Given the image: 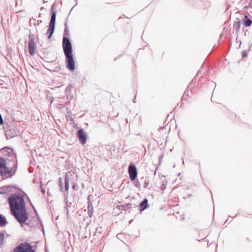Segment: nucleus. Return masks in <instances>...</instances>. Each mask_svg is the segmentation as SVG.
Returning a JSON list of instances; mask_svg holds the SVG:
<instances>
[{
	"label": "nucleus",
	"mask_w": 252,
	"mask_h": 252,
	"mask_svg": "<svg viewBox=\"0 0 252 252\" xmlns=\"http://www.w3.org/2000/svg\"><path fill=\"white\" fill-rule=\"evenodd\" d=\"M9 162H7L4 159L0 158V173L5 178L13 176L17 169V162L14 160L12 161V166L9 167Z\"/></svg>",
	"instance_id": "obj_1"
},
{
	"label": "nucleus",
	"mask_w": 252,
	"mask_h": 252,
	"mask_svg": "<svg viewBox=\"0 0 252 252\" xmlns=\"http://www.w3.org/2000/svg\"><path fill=\"white\" fill-rule=\"evenodd\" d=\"M8 201L11 212L26 209L24 197L22 195H14L9 197Z\"/></svg>",
	"instance_id": "obj_2"
},
{
	"label": "nucleus",
	"mask_w": 252,
	"mask_h": 252,
	"mask_svg": "<svg viewBox=\"0 0 252 252\" xmlns=\"http://www.w3.org/2000/svg\"><path fill=\"white\" fill-rule=\"evenodd\" d=\"M11 214L14 216L17 220L21 224V226L23 225V223L27 221L28 218L26 209L11 212Z\"/></svg>",
	"instance_id": "obj_3"
},
{
	"label": "nucleus",
	"mask_w": 252,
	"mask_h": 252,
	"mask_svg": "<svg viewBox=\"0 0 252 252\" xmlns=\"http://www.w3.org/2000/svg\"><path fill=\"white\" fill-rule=\"evenodd\" d=\"M51 17L50 19V21L49 23V29L46 33V35L48 36V38L50 39L52 36L53 33H54L55 30V25L56 21V13L55 11H52L51 12Z\"/></svg>",
	"instance_id": "obj_4"
},
{
	"label": "nucleus",
	"mask_w": 252,
	"mask_h": 252,
	"mask_svg": "<svg viewBox=\"0 0 252 252\" xmlns=\"http://www.w3.org/2000/svg\"><path fill=\"white\" fill-rule=\"evenodd\" d=\"M62 46L64 55L72 54V45L68 37H63Z\"/></svg>",
	"instance_id": "obj_5"
},
{
	"label": "nucleus",
	"mask_w": 252,
	"mask_h": 252,
	"mask_svg": "<svg viewBox=\"0 0 252 252\" xmlns=\"http://www.w3.org/2000/svg\"><path fill=\"white\" fill-rule=\"evenodd\" d=\"M14 252H34L32 246L28 243H22L15 248Z\"/></svg>",
	"instance_id": "obj_6"
},
{
	"label": "nucleus",
	"mask_w": 252,
	"mask_h": 252,
	"mask_svg": "<svg viewBox=\"0 0 252 252\" xmlns=\"http://www.w3.org/2000/svg\"><path fill=\"white\" fill-rule=\"evenodd\" d=\"M66 57V68L71 71H73L75 69V63L73 58V54L65 55Z\"/></svg>",
	"instance_id": "obj_7"
},
{
	"label": "nucleus",
	"mask_w": 252,
	"mask_h": 252,
	"mask_svg": "<svg viewBox=\"0 0 252 252\" xmlns=\"http://www.w3.org/2000/svg\"><path fill=\"white\" fill-rule=\"evenodd\" d=\"M128 172L130 180H135L137 175V172L136 167L133 164H130L128 166Z\"/></svg>",
	"instance_id": "obj_8"
},
{
	"label": "nucleus",
	"mask_w": 252,
	"mask_h": 252,
	"mask_svg": "<svg viewBox=\"0 0 252 252\" xmlns=\"http://www.w3.org/2000/svg\"><path fill=\"white\" fill-rule=\"evenodd\" d=\"M77 137L82 144L84 145L86 143L87 139V136L83 129H80L77 131Z\"/></svg>",
	"instance_id": "obj_9"
},
{
	"label": "nucleus",
	"mask_w": 252,
	"mask_h": 252,
	"mask_svg": "<svg viewBox=\"0 0 252 252\" xmlns=\"http://www.w3.org/2000/svg\"><path fill=\"white\" fill-rule=\"evenodd\" d=\"M28 48L30 54L33 56L35 54V44L33 38L31 36L29 39Z\"/></svg>",
	"instance_id": "obj_10"
},
{
	"label": "nucleus",
	"mask_w": 252,
	"mask_h": 252,
	"mask_svg": "<svg viewBox=\"0 0 252 252\" xmlns=\"http://www.w3.org/2000/svg\"><path fill=\"white\" fill-rule=\"evenodd\" d=\"M69 180L67 177V176L66 175L65 177V190L66 191V192H64L63 194L65 199H67L68 197V190L69 189Z\"/></svg>",
	"instance_id": "obj_11"
},
{
	"label": "nucleus",
	"mask_w": 252,
	"mask_h": 252,
	"mask_svg": "<svg viewBox=\"0 0 252 252\" xmlns=\"http://www.w3.org/2000/svg\"><path fill=\"white\" fill-rule=\"evenodd\" d=\"M148 199H144V200L140 204L139 210L140 211H143L148 208Z\"/></svg>",
	"instance_id": "obj_12"
},
{
	"label": "nucleus",
	"mask_w": 252,
	"mask_h": 252,
	"mask_svg": "<svg viewBox=\"0 0 252 252\" xmlns=\"http://www.w3.org/2000/svg\"><path fill=\"white\" fill-rule=\"evenodd\" d=\"M140 181L143 183L144 188H147L149 185L150 181L147 177H143L140 178Z\"/></svg>",
	"instance_id": "obj_13"
},
{
	"label": "nucleus",
	"mask_w": 252,
	"mask_h": 252,
	"mask_svg": "<svg viewBox=\"0 0 252 252\" xmlns=\"http://www.w3.org/2000/svg\"><path fill=\"white\" fill-rule=\"evenodd\" d=\"M241 27V22L239 19L236 20L233 24V27L237 32H238Z\"/></svg>",
	"instance_id": "obj_14"
},
{
	"label": "nucleus",
	"mask_w": 252,
	"mask_h": 252,
	"mask_svg": "<svg viewBox=\"0 0 252 252\" xmlns=\"http://www.w3.org/2000/svg\"><path fill=\"white\" fill-rule=\"evenodd\" d=\"M252 21L247 16H245L244 19V24L245 26L249 27L251 25Z\"/></svg>",
	"instance_id": "obj_15"
},
{
	"label": "nucleus",
	"mask_w": 252,
	"mask_h": 252,
	"mask_svg": "<svg viewBox=\"0 0 252 252\" xmlns=\"http://www.w3.org/2000/svg\"><path fill=\"white\" fill-rule=\"evenodd\" d=\"M131 206V204L130 203L125 204L124 205H120L119 209L121 210L126 211L129 209Z\"/></svg>",
	"instance_id": "obj_16"
},
{
	"label": "nucleus",
	"mask_w": 252,
	"mask_h": 252,
	"mask_svg": "<svg viewBox=\"0 0 252 252\" xmlns=\"http://www.w3.org/2000/svg\"><path fill=\"white\" fill-rule=\"evenodd\" d=\"M12 188L10 186H4L1 189V191H0V193L3 194V193H6L8 192H9L10 190V188Z\"/></svg>",
	"instance_id": "obj_17"
},
{
	"label": "nucleus",
	"mask_w": 252,
	"mask_h": 252,
	"mask_svg": "<svg viewBox=\"0 0 252 252\" xmlns=\"http://www.w3.org/2000/svg\"><path fill=\"white\" fill-rule=\"evenodd\" d=\"M88 211L89 216L91 217L93 214V206L91 203L88 204Z\"/></svg>",
	"instance_id": "obj_18"
},
{
	"label": "nucleus",
	"mask_w": 252,
	"mask_h": 252,
	"mask_svg": "<svg viewBox=\"0 0 252 252\" xmlns=\"http://www.w3.org/2000/svg\"><path fill=\"white\" fill-rule=\"evenodd\" d=\"M6 223L7 221L5 218L3 216L0 215V226H3Z\"/></svg>",
	"instance_id": "obj_19"
},
{
	"label": "nucleus",
	"mask_w": 252,
	"mask_h": 252,
	"mask_svg": "<svg viewBox=\"0 0 252 252\" xmlns=\"http://www.w3.org/2000/svg\"><path fill=\"white\" fill-rule=\"evenodd\" d=\"M69 29L68 28V27H66L64 28V32H63V37H68L69 35Z\"/></svg>",
	"instance_id": "obj_20"
},
{
	"label": "nucleus",
	"mask_w": 252,
	"mask_h": 252,
	"mask_svg": "<svg viewBox=\"0 0 252 252\" xmlns=\"http://www.w3.org/2000/svg\"><path fill=\"white\" fill-rule=\"evenodd\" d=\"M134 181H135L134 182V186L136 188H137L138 189H140L141 188V182L140 181V180L139 181V180H134Z\"/></svg>",
	"instance_id": "obj_21"
},
{
	"label": "nucleus",
	"mask_w": 252,
	"mask_h": 252,
	"mask_svg": "<svg viewBox=\"0 0 252 252\" xmlns=\"http://www.w3.org/2000/svg\"><path fill=\"white\" fill-rule=\"evenodd\" d=\"M4 234L2 233H0V245H1L2 244V243L4 241Z\"/></svg>",
	"instance_id": "obj_22"
},
{
	"label": "nucleus",
	"mask_w": 252,
	"mask_h": 252,
	"mask_svg": "<svg viewBox=\"0 0 252 252\" xmlns=\"http://www.w3.org/2000/svg\"><path fill=\"white\" fill-rule=\"evenodd\" d=\"M242 56L243 58L246 57L247 56V50H244L242 52Z\"/></svg>",
	"instance_id": "obj_23"
},
{
	"label": "nucleus",
	"mask_w": 252,
	"mask_h": 252,
	"mask_svg": "<svg viewBox=\"0 0 252 252\" xmlns=\"http://www.w3.org/2000/svg\"><path fill=\"white\" fill-rule=\"evenodd\" d=\"M59 186L60 188V189L63 191V186L61 181V178H60V183H59Z\"/></svg>",
	"instance_id": "obj_24"
},
{
	"label": "nucleus",
	"mask_w": 252,
	"mask_h": 252,
	"mask_svg": "<svg viewBox=\"0 0 252 252\" xmlns=\"http://www.w3.org/2000/svg\"><path fill=\"white\" fill-rule=\"evenodd\" d=\"M72 189L74 190H77V185L76 184H73L72 185Z\"/></svg>",
	"instance_id": "obj_25"
},
{
	"label": "nucleus",
	"mask_w": 252,
	"mask_h": 252,
	"mask_svg": "<svg viewBox=\"0 0 252 252\" xmlns=\"http://www.w3.org/2000/svg\"><path fill=\"white\" fill-rule=\"evenodd\" d=\"M166 188V186L164 184H162L161 187V189L163 190Z\"/></svg>",
	"instance_id": "obj_26"
},
{
	"label": "nucleus",
	"mask_w": 252,
	"mask_h": 252,
	"mask_svg": "<svg viewBox=\"0 0 252 252\" xmlns=\"http://www.w3.org/2000/svg\"><path fill=\"white\" fill-rule=\"evenodd\" d=\"M41 192H42L43 194H44V193H45V189H43L42 188H41Z\"/></svg>",
	"instance_id": "obj_27"
},
{
	"label": "nucleus",
	"mask_w": 252,
	"mask_h": 252,
	"mask_svg": "<svg viewBox=\"0 0 252 252\" xmlns=\"http://www.w3.org/2000/svg\"><path fill=\"white\" fill-rule=\"evenodd\" d=\"M249 5L251 6V7H252V0H251L250 2V4H249Z\"/></svg>",
	"instance_id": "obj_28"
},
{
	"label": "nucleus",
	"mask_w": 252,
	"mask_h": 252,
	"mask_svg": "<svg viewBox=\"0 0 252 252\" xmlns=\"http://www.w3.org/2000/svg\"><path fill=\"white\" fill-rule=\"evenodd\" d=\"M64 24L65 27H67V24L66 22H65Z\"/></svg>",
	"instance_id": "obj_29"
},
{
	"label": "nucleus",
	"mask_w": 252,
	"mask_h": 252,
	"mask_svg": "<svg viewBox=\"0 0 252 252\" xmlns=\"http://www.w3.org/2000/svg\"><path fill=\"white\" fill-rule=\"evenodd\" d=\"M133 102H134V103H135V102H136V98H135V97L133 99Z\"/></svg>",
	"instance_id": "obj_30"
},
{
	"label": "nucleus",
	"mask_w": 252,
	"mask_h": 252,
	"mask_svg": "<svg viewBox=\"0 0 252 252\" xmlns=\"http://www.w3.org/2000/svg\"><path fill=\"white\" fill-rule=\"evenodd\" d=\"M37 22H39V23L42 22V21H39V20H37Z\"/></svg>",
	"instance_id": "obj_31"
},
{
	"label": "nucleus",
	"mask_w": 252,
	"mask_h": 252,
	"mask_svg": "<svg viewBox=\"0 0 252 252\" xmlns=\"http://www.w3.org/2000/svg\"><path fill=\"white\" fill-rule=\"evenodd\" d=\"M37 22H39V23L42 22V21H39V20H37Z\"/></svg>",
	"instance_id": "obj_32"
},
{
	"label": "nucleus",
	"mask_w": 252,
	"mask_h": 252,
	"mask_svg": "<svg viewBox=\"0 0 252 252\" xmlns=\"http://www.w3.org/2000/svg\"><path fill=\"white\" fill-rule=\"evenodd\" d=\"M37 22H39V23L42 22V21H39V20H37Z\"/></svg>",
	"instance_id": "obj_33"
},
{
	"label": "nucleus",
	"mask_w": 252,
	"mask_h": 252,
	"mask_svg": "<svg viewBox=\"0 0 252 252\" xmlns=\"http://www.w3.org/2000/svg\"><path fill=\"white\" fill-rule=\"evenodd\" d=\"M6 132H7V131H6V130H5V133H6ZM7 133H6V136H7Z\"/></svg>",
	"instance_id": "obj_34"
}]
</instances>
